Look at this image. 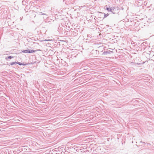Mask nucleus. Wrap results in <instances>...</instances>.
Returning a JSON list of instances; mask_svg holds the SVG:
<instances>
[{
	"mask_svg": "<svg viewBox=\"0 0 154 154\" xmlns=\"http://www.w3.org/2000/svg\"><path fill=\"white\" fill-rule=\"evenodd\" d=\"M40 13L41 14H43L42 12H41V13Z\"/></svg>",
	"mask_w": 154,
	"mask_h": 154,
	"instance_id": "nucleus-11",
	"label": "nucleus"
},
{
	"mask_svg": "<svg viewBox=\"0 0 154 154\" xmlns=\"http://www.w3.org/2000/svg\"><path fill=\"white\" fill-rule=\"evenodd\" d=\"M106 10L108 11H110V8H106Z\"/></svg>",
	"mask_w": 154,
	"mask_h": 154,
	"instance_id": "nucleus-7",
	"label": "nucleus"
},
{
	"mask_svg": "<svg viewBox=\"0 0 154 154\" xmlns=\"http://www.w3.org/2000/svg\"><path fill=\"white\" fill-rule=\"evenodd\" d=\"M17 63L16 62H12V63H10V64L11 65H13L14 64H16Z\"/></svg>",
	"mask_w": 154,
	"mask_h": 154,
	"instance_id": "nucleus-6",
	"label": "nucleus"
},
{
	"mask_svg": "<svg viewBox=\"0 0 154 154\" xmlns=\"http://www.w3.org/2000/svg\"><path fill=\"white\" fill-rule=\"evenodd\" d=\"M97 150H98L99 149H100L99 147H97Z\"/></svg>",
	"mask_w": 154,
	"mask_h": 154,
	"instance_id": "nucleus-10",
	"label": "nucleus"
},
{
	"mask_svg": "<svg viewBox=\"0 0 154 154\" xmlns=\"http://www.w3.org/2000/svg\"><path fill=\"white\" fill-rule=\"evenodd\" d=\"M36 51V50H33L28 49L24 50L22 51V52L25 53H31L33 52H35Z\"/></svg>",
	"mask_w": 154,
	"mask_h": 154,
	"instance_id": "nucleus-1",
	"label": "nucleus"
},
{
	"mask_svg": "<svg viewBox=\"0 0 154 154\" xmlns=\"http://www.w3.org/2000/svg\"><path fill=\"white\" fill-rule=\"evenodd\" d=\"M13 57H13L9 56L8 57L6 58V59L8 60V59H11L12 58H13Z\"/></svg>",
	"mask_w": 154,
	"mask_h": 154,
	"instance_id": "nucleus-5",
	"label": "nucleus"
},
{
	"mask_svg": "<svg viewBox=\"0 0 154 154\" xmlns=\"http://www.w3.org/2000/svg\"><path fill=\"white\" fill-rule=\"evenodd\" d=\"M108 15V14H105L104 18L107 17Z\"/></svg>",
	"mask_w": 154,
	"mask_h": 154,
	"instance_id": "nucleus-8",
	"label": "nucleus"
},
{
	"mask_svg": "<svg viewBox=\"0 0 154 154\" xmlns=\"http://www.w3.org/2000/svg\"><path fill=\"white\" fill-rule=\"evenodd\" d=\"M79 146H78L77 147L76 146H74L73 148L75 149L76 151H79V150H81L79 148Z\"/></svg>",
	"mask_w": 154,
	"mask_h": 154,
	"instance_id": "nucleus-2",
	"label": "nucleus"
},
{
	"mask_svg": "<svg viewBox=\"0 0 154 154\" xmlns=\"http://www.w3.org/2000/svg\"><path fill=\"white\" fill-rule=\"evenodd\" d=\"M17 63L18 64L20 65H22V63H20V62H18Z\"/></svg>",
	"mask_w": 154,
	"mask_h": 154,
	"instance_id": "nucleus-9",
	"label": "nucleus"
},
{
	"mask_svg": "<svg viewBox=\"0 0 154 154\" xmlns=\"http://www.w3.org/2000/svg\"><path fill=\"white\" fill-rule=\"evenodd\" d=\"M80 145H82V144H80Z\"/></svg>",
	"mask_w": 154,
	"mask_h": 154,
	"instance_id": "nucleus-13",
	"label": "nucleus"
},
{
	"mask_svg": "<svg viewBox=\"0 0 154 154\" xmlns=\"http://www.w3.org/2000/svg\"><path fill=\"white\" fill-rule=\"evenodd\" d=\"M94 149V148H92L91 150H93Z\"/></svg>",
	"mask_w": 154,
	"mask_h": 154,
	"instance_id": "nucleus-12",
	"label": "nucleus"
},
{
	"mask_svg": "<svg viewBox=\"0 0 154 154\" xmlns=\"http://www.w3.org/2000/svg\"><path fill=\"white\" fill-rule=\"evenodd\" d=\"M79 146H78L77 147L76 146H74L73 148L75 149L76 151H79V150H81L79 148Z\"/></svg>",
	"mask_w": 154,
	"mask_h": 154,
	"instance_id": "nucleus-3",
	"label": "nucleus"
},
{
	"mask_svg": "<svg viewBox=\"0 0 154 154\" xmlns=\"http://www.w3.org/2000/svg\"><path fill=\"white\" fill-rule=\"evenodd\" d=\"M110 11L114 13V12L115 11V10L116 9V8L114 7H112L110 8Z\"/></svg>",
	"mask_w": 154,
	"mask_h": 154,
	"instance_id": "nucleus-4",
	"label": "nucleus"
}]
</instances>
